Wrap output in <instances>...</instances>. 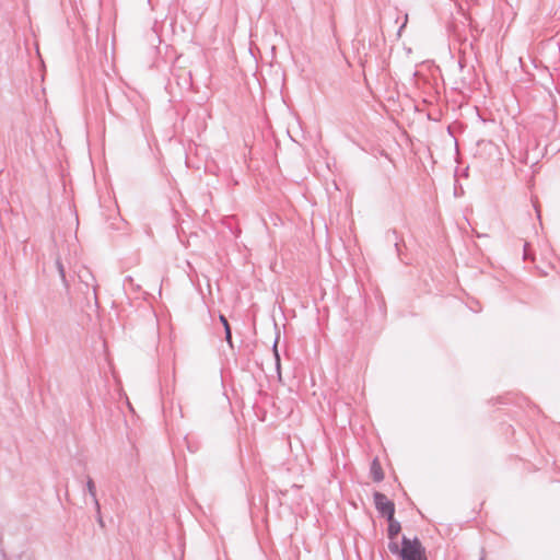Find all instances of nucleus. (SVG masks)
Masks as SVG:
<instances>
[{
    "label": "nucleus",
    "instance_id": "obj_9",
    "mask_svg": "<svg viewBox=\"0 0 560 560\" xmlns=\"http://www.w3.org/2000/svg\"><path fill=\"white\" fill-rule=\"evenodd\" d=\"M57 267H58V270H59V273H60L61 278L63 279L65 278L63 266L60 262H57Z\"/></svg>",
    "mask_w": 560,
    "mask_h": 560
},
{
    "label": "nucleus",
    "instance_id": "obj_7",
    "mask_svg": "<svg viewBox=\"0 0 560 560\" xmlns=\"http://www.w3.org/2000/svg\"><path fill=\"white\" fill-rule=\"evenodd\" d=\"M388 549L392 553L400 555L401 548H399L398 542L394 541V539H390V542L388 544Z\"/></svg>",
    "mask_w": 560,
    "mask_h": 560
},
{
    "label": "nucleus",
    "instance_id": "obj_8",
    "mask_svg": "<svg viewBox=\"0 0 560 560\" xmlns=\"http://www.w3.org/2000/svg\"><path fill=\"white\" fill-rule=\"evenodd\" d=\"M275 357H276L277 369L279 370L280 369V357H279V353L277 351V346L276 345H275Z\"/></svg>",
    "mask_w": 560,
    "mask_h": 560
},
{
    "label": "nucleus",
    "instance_id": "obj_5",
    "mask_svg": "<svg viewBox=\"0 0 560 560\" xmlns=\"http://www.w3.org/2000/svg\"><path fill=\"white\" fill-rule=\"evenodd\" d=\"M371 472H372L375 481H381L384 478L381 465L378 464V462L376 459L373 460V463H372Z\"/></svg>",
    "mask_w": 560,
    "mask_h": 560
},
{
    "label": "nucleus",
    "instance_id": "obj_4",
    "mask_svg": "<svg viewBox=\"0 0 560 560\" xmlns=\"http://www.w3.org/2000/svg\"><path fill=\"white\" fill-rule=\"evenodd\" d=\"M86 488H88L90 495L92 497V499L94 501L96 512L100 514L101 506L96 499V488H95L94 481L91 478L88 479Z\"/></svg>",
    "mask_w": 560,
    "mask_h": 560
},
{
    "label": "nucleus",
    "instance_id": "obj_2",
    "mask_svg": "<svg viewBox=\"0 0 560 560\" xmlns=\"http://www.w3.org/2000/svg\"><path fill=\"white\" fill-rule=\"evenodd\" d=\"M374 503L377 511L387 520H392L395 513L394 503L383 493H374Z\"/></svg>",
    "mask_w": 560,
    "mask_h": 560
},
{
    "label": "nucleus",
    "instance_id": "obj_6",
    "mask_svg": "<svg viewBox=\"0 0 560 560\" xmlns=\"http://www.w3.org/2000/svg\"><path fill=\"white\" fill-rule=\"evenodd\" d=\"M220 320L222 322V325L224 326L225 329V338L229 342H231V329L229 323L223 315L220 316Z\"/></svg>",
    "mask_w": 560,
    "mask_h": 560
},
{
    "label": "nucleus",
    "instance_id": "obj_3",
    "mask_svg": "<svg viewBox=\"0 0 560 560\" xmlns=\"http://www.w3.org/2000/svg\"><path fill=\"white\" fill-rule=\"evenodd\" d=\"M388 521V538L389 539H395L399 532H400V524L399 522H397L394 516L392 517V520H387Z\"/></svg>",
    "mask_w": 560,
    "mask_h": 560
},
{
    "label": "nucleus",
    "instance_id": "obj_10",
    "mask_svg": "<svg viewBox=\"0 0 560 560\" xmlns=\"http://www.w3.org/2000/svg\"><path fill=\"white\" fill-rule=\"evenodd\" d=\"M98 524H100L101 526H104V522H103V520H102V517H101V516H98Z\"/></svg>",
    "mask_w": 560,
    "mask_h": 560
},
{
    "label": "nucleus",
    "instance_id": "obj_1",
    "mask_svg": "<svg viewBox=\"0 0 560 560\" xmlns=\"http://www.w3.org/2000/svg\"><path fill=\"white\" fill-rule=\"evenodd\" d=\"M400 557L402 560H427L425 550L418 538H402Z\"/></svg>",
    "mask_w": 560,
    "mask_h": 560
}]
</instances>
